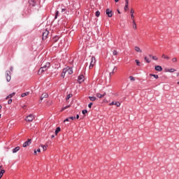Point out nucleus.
Returning <instances> with one entry per match:
<instances>
[{
	"mask_svg": "<svg viewBox=\"0 0 179 179\" xmlns=\"http://www.w3.org/2000/svg\"><path fill=\"white\" fill-rule=\"evenodd\" d=\"M69 120H73L76 119V117L71 116V117H69Z\"/></svg>",
	"mask_w": 179,
	"mask_h": 179,
	"instance_id": "37998d69",
	"label": "nucleus"
},
{
	"mask_svg": "<svg viewBox=\"0 0 179 179\" xmlns=\"http://www.w3.org/2000/svg\"><path fill=\"white\" fill-rule=\"evenodd\" d=\"M62 13H66V15H68V13H69V11H68V10H66V8H62Z\"/></svg>",
	"mask_w": 179,
	"mask_h": 179,
	"instance_id": "6ab92c4d",
	"label": "nucleus"
},
{
	"mask_svg": "<svg viewBox=\"0 0 179 179\" xmlns=\"http://www.w3.org/2000/svg\"><path fill=\"white\" fill-rule=\"evenodd\" d=\"M113 55H117L118 52H117V50H113Z\"/></svg>",
	"mask_w": 179,
	"mask_h": 179,
	"instance_id": "58836bf2",
	"label": "nucleus"
},
{
	"mask_svg": "<svg viewBox=\"0 0 179 179\" xmlns=\"http://www.w3.org/2000/svg\"><path fill=\"white\" fill-rule=\"evenodd\" d=\"M58 15H59V10H56L55 15V19H57V17H58Z\"/></svg>",
	"mask_w": 179,
	"mask_h": 179,
	"instance_id": "c85d7f7f",
	"label": "nucleus"
},
{
	"mask_svg": "<svg viewBox=\"0 0 179 179\" xmlns=\"http://www.w3.org/2000/svg\"><path fill=\"white\" fill-rule=\"evenodd\" d=\"M59 40V36H55L52 38L53 43H57V41H58Z\"/></svg>",
	"mask_w": 179,
	"mask_h": 179,
	"instance_id": "dca6fc26",
	"label": "nucleus"
},
{
	"mask_svg": "<svg viewBox=\"0 0 179 179\" xmlns=\"http://www.w3.org/2000/svg\"><path fill=\"white\" fill-rule=\"evenodd\" d=\"M76 118V120H79V115H77Z\"/></svg>",
	"mask_w": 179,
	"mask_h": 179,
	"instance_id": "603ef678",
	"label": "nucleus"
},
{
	"mask_svg": "<svg viewBox=\"0 0 179 179\" xmlns=\"http://www.w3.org/2000/svg\"><path fill=\"white\" fill-rule=\"evenodd\" d=\"M82 113L85 115V114H87V110H83Z\"/></svg>",
	"mask_w": 179,
	"mask_h": 179,
	"instance_id": "e433bc0d",
	"label": "nucleus"
},
{
	"mask_svg": "<svg viewBox=\"0 0 179 179\" xmlns=\"http://www.w3.org/2000/svg\"><path fill=\"white\" fill-rule=\"evenodd\" d=\"M4 173H5V170H1L0 171V178H2V176H3Z\"/></svg>",
	"mask_w": 179,
	"mask_h": 179,
	"instance_id": "cd10ccee",
	"label": "nucleus"
},
{
	"mask_svg": "<svg viewBox=\"0 0 179 179\" xmlns=\"http://www.w3.org/2000/svg\"><path fill=\"white\" fill-rule=\"evenodd\" d=\"M69 107H71L70 105L66 106H64V107L61 110V111H64V110H66V108H69Z\"/></svg>",
	"mask_w": 179,
	"mask_h": 179,
	"instance_id": "c756f323",
	"label": "nucleus"
},
{
	"mask_svg": "<svg viewBox=\"0 0 179 179\" xmlns=\"http://www.w3.org/2000/svg\"><path fill=\"white\" fill-rule=\"evenodd\" d=\"M106 96V93L104 94H101L100 93L96 94V97H99V99H101L102 97H104Z\"/></svg>",
	"mask_w": 179,
	"mask_h": 179,
	"instance_id": "a211bd4d",
	"label": "nucleus"
},
{
	"mask_svg": "<svg viewBox=\"0 0 179 179\" xmlns=\"http://www.w3.org/2000/svg\"><path fill=\"white\" fill-rule=\"evenodd\" d=\"M150 76H152L155 79H159V76L156 74H150Z\"/></svg>",
	"mask_w": 179,
	"mask_h": 179,
	"instance_id": "4be33fe9",
	"label": "nucleus"
},
{
	"mask_svg": "<svg viewBox=\"0 0 179 179\" xmlns=\"http://www.w3.org/2000/svg\"><path fill=\"white\" fill-rule=\"evenodd\" d=\"M135 62H136L137 66H141V62H139L138 59H136Z\"/></svg>",
	"mask_w": 179,
	"mask_h": 179,
	"instance_id": "a878e982",
	"label": "nucleus"
},
{
	"mask_svg": "<svg viewBox=\"0 0 179 179\" xmlns=\"http://www.w3.org/2000/svg\"><path fill=\"white\" fill-rule=\"evenodd\" d=\"M172 62H173V63L177 62V58L176 57H173L172 59Z\"/></svg>",
	"mask_w": 179,
	"mask_h": 179,
	"instance_id": "ea45409f",
	"label": "nucleus"
},
{
	"mask_svg": "<svg viewBox=\"0 0 179 179\" xmlns=\"http://www.w3.org/2000/svg\"><path fill=\"white\" fill-rule=\"evenodd\" d=\"M166 55H162V58H165Z\"/></svg>",
	"mask_w": 179,
	"mask_h": 179,
	"instance_id": "bf43d9fd",
	"label": "nucleus"
},
{
	"mask_svg": "<svg viewBox=\"0 0 179 179\" xmlns=\"http://www.w3.org/2000/svg\"><path fill=\"white\" fill-rule=\"evenodd\" d=\"M8 104H12V99H11L8 101Z\"/></svg>",
	"mask_w": 179,
	"mask_h": 179,
	"instance_id": "c03bdc74",
	"label": "nucleus"
},
{
	"mask_svg": "<svg viewBox=\"0 0 179 179\" xmlns=\"http://www.w3.org/2000/svg\"><path fill=\"white\" fill-rule=\"evenodd\" d=\"M20 150V147L17 146L14 149H13V153H17Z\"/></svg>",
	"mask_w": 179,
	"mask_h": 179,
	"instance_id": "ddd939ff",
	"label": "nucleus"
},
{
	"mask_svg": "<svg viewBox=\"0 0 179 179\" xmlns=\"http://www.w3.org/2000/svg\"><path fill=\"white\" fill-rule=\"evenodd\" d=\"M0 118H1V114H0Z\"/></svg>",
	"mask_w": 179,
	"mask_h": 179,
	"instance_id": "774afa93",
	"label": "nucleus"
},
{
	"mask_svg": "<svg viewBox=\"0 0 179 179\" xmlns=\"http://www.w3.org/2000/svg\"><path fill=\"white\" fill-rule=\"evenodd\" d=\"M47 146H48V145H41V147L43 148V151H45V150H47Z\"/></svg>",
	"mask_w": 179,
	"mask_h": 179,
	"instance_id": "473e14b6",
	"label": "nucleus"
},
{
	"mask_svg": "<svg viewBox=\"0 0 179 179\" xmlns=\"http://www.w3.org/2000/svg\"><path fill=\"white\" fill-rule=\"evenodd\" d=\"M78 83H83V82H85V76L83 75H80L78 78Z\"/></svg>",
	"mask_w": 179,
	"mask_h": 179,
	"instance_id": "6e6552de",
	"label": "nucleus"
},
{
	"mask_svg": "<svg viewBox=\"0 0 179 179\" xmlns=\"http://www.w3.org/2000/svg\"><path fill=\"white\" fill-rule=\"evenodd\" d=\"M29 3L30 5H31L32 6H36V1H34V0H29Z\"/></svg>",
	"mask_w": 179,
	"mask_h": 179,
	"instance_id": "2eb2a0df",
	"label": "nucleus"
},
{
	"mask_svg": "<svg viewBox=\"0 0 179 179\" xmlns=\"http://www.w3.org/2000/svg\"><path fill=\"white\" fill-rule=\"evenodd\" d=\"M168 72H171V73L176 72V69H171L168 71Z\"/></svg>",
	"mask_w": 179,
	"mask_h": 179,
	"instance_id": "c9c22d12",
	"label": "nucleus"
},
{
	"mask_svg": "<svg viewBox=\"0 0 179 179\" xmlns=\"http://www.w3.org/2000/svg\"><path fill=\"white\" fill-rule=\"evenodd\" d=\"M31 144V139H28V141H25L22 146L23 148H27V146H29V145Z\"/></svg>",
	"mask_w": 179,
	"mask_h": 179,
	"instance_id": "1a4fd4ad",
	"label": "nucleus"
},
{
	"mask_svg": "<svg viewBox=\"0 0 179 179\" xmlns=\"http://www.w3.org/2000/svg\"><path fill=\"white\" fill-rule=\"evenodd\" d=\"M89 99L91 101H96V96H89Z\"/></svg>",
	"mask_w": 179,
	"mask_h": 179,
	"instance_id": "412c9836",
	"label": "nucleus"
},
{
	"mask_svg": "<svg viewBox=\"0 0 179 179\" xmlns=\"http://www.w3.org/2000/svg\"><path fill=\"white\" fill-rule=\"evenodd\" d=\"M50 62H46L45 64H41V68L38 71V75H41L43 72H45V71L48 70V68H50Z\"/></svg>",
	"mask_w": 179,
	"mask_h": 179,
	"instance_id": "f257e3e1",
	"label": "nucleus"
},
{
	"mask_svg": "<svg viewBox=\"0 0 179 179\" xmlns=\"http://www.w3.org/2000/svg\"><path fill=\"white\" fill-rule=\"evenodd\" d=\"M117 13H121V12H120L119 10H117Z\"/></svg>",
	"mask_w": 179,
	"mask_h": 179,
	"instance_id": "e2e57ef3",
	"label": "nucleus"
},
{
	"mask_svg": "<svg viewBox=\"0 0 179 179\" xmlns=\"http://www.w3.org/2000/svg\"><path fill=\"white\" fill-rule=\"evenodd\" d=\"M129 3V0H125L124 10H127V9H128Z\"/></svg>",
	"mask_w": 179,
	"mask_h": 179,
	"instance_id": "4468645a",
	"label": "nucleus"
},
{
	"mask_svg": "<svg viewBox=\"0 0 179 179\" xmlns=\"http://www.w3.org/2000/svg\"><path fill=\"white\" fill-rule=\"evenodd\" d=\"M1 109H2V106L0 105V110H1Z\"/></svg>",
	"mask_w": 179,
	"mask_h": 179,
	"instance_id": "052dcab7",
	"label": "nucleus"
},
{
	"mask_svg": "<svg viewBox=\"0 0 179 179\" xmlns=\"http://www.w3.org/2000/svg\"><path fill=\"white\" fill-rule=\"evenodd\" d=\"M176 76H179V73H177V75H176Z\"/></svg>",
	"mask_w": 179,
	"mask_h": 179,
	"instance_id": "0e129e2a",
	"label": "nucleus"
},
{
	"mask_svg": "<svg viewBox=\"0 0 179 179\" xmlns=\"http://www.w3.org/2000/svg\"><path fill=\"white\" fill-rule=\"evenodd\" d=\"M92 106H93V103L91 102L88 104L89 108H92Z\"/></svg>",
	"mask_w": 179,
	"mask_h": 179,
	"instance_id": "79ce46f5",
	"label": "nucleus"
},
{
	"mask_svg": "<svg viewBox=\"0 0 179 179\" xmlns=\"http://www.w3.org/2000/svg\"><path fill=\"white\" fill-rule=\"evenodd\" d=\"M22 108H23L24 110H26V109L27 108V106L26 105H24V106H22Z\"/></svg>",
	"mask_w": 179,
	"mask_h": 179,
	"instance_id": "49530a36",
	"label": "nucleus"
},
{
	"mask_svg": "<svg viewBox=\"0 0 179 179\" xmlns=\"http://www.w3.org/2000/svg\"><path fill=\"white\" fill-rule=\"evenodd\" d=\"M129 79H130V80H131V82H135V77L131 76H129Z\"/></svg>",
	"mask_w": 179,
	"mask_h": 179,
	"instance_id": "2f4dec72",
	"label": "nucleus"
},
{
	"mask_svg": "<svg viewBox=\"0 0 179 179\" xmlns=\"http://www.w3.org/2000/svg\"><path fill=\"white\" fill-rule=\"evenodd\" d=\"M10 70L11 71V72H12V71H13V66H11L10 68Z\"/></svg>",
	"mask_w": 179,
	"mask_h": 179,
	"instance_id": "6e6d98bb",
	"label": "nucleus"
},
{
	"mask_svg": "<svg viewBox=\"0 0 179 179\" xmlns=\"http://www.w3.org/2000/svg\"><path fill=\"white\" fill-rule=\"evenodd\" d=\"M29 92H24L21 94V97H26V96H29Z\"/></svg>",
	"mask_w": 179,
	"mask_h": 179,
	"instance_id": "5701e85b",
	"label": "nucleus"
},
{
	"mask_svg": "<svg viewBox=\"0 0 179 179\" xmlns=\"http://www.w3.org/2000/svg\"><path fill=\"white\" fill-rule=\"evenodd\" d=\"M152 59H154V61H157V57L156 56H152Z\"/></svg>",
	"mask_w": 179,
	"mask_h": 179,
	"instance_id": "a19ab883",
	"label": "nucleus"
},
{
	"mask_svg": "<svg viewBox=\"0 0 179 179\" xmlns=\"http://www.w3.org/2000/svg\"><path fill=\"white\" fill-rule=\"evenodd\" d=\"M47 97H48V94L47 93H43L40 99V103H41V101H43V99H47Z\"/></svg>",
	"mask_w": 179,
	"mask_h": 179,
	"instance_id": "9d476101",
	"label": "nucleus"
},
{
	"mask_svg": "<svg viewBox=\"0 0 179 179\" xmlns=\"http://www.w3.org/2000/svg\"><path fill=\"white\" fill-rule=\"evenodd\" d=\"M106 14L107 15L108 17H113V10H110L109 8L106 10Z\"/></svg>",
	"mask_w": 179,
	"mask_h": 179,
	"instance_id": "0eeeda50",
	"label": "nucleus"
},
{
	"mask_svg": "<svg viewBox=\"0 0 179 179\" xmlns=\"http://www.w3.org/2000/svg\"><path fill=\"white\" fill-rule=\"evenodd\" d=\"M110 106H115L116 107H120V106H121V103L120 102L113 101L110 103Z\"/></svg>",
	"mask_w": 179,
	"mask_h": 179,
	"instance_id": "9b49d317",
	"label": "nucleus"
},
{
	"mask_svg": "<svg viewBox=\"0 0 179 179\" xmlns=\"http://www.w3.org/2000/svg\"><path fill=\"white\" fill-rule=\"evenodd\" d=\"M95 15L96 16V17H99V16H100V11L99 10L96 11Z\"/></svg>",
	"mask_w": 179,
	"mask_h": 179,
	"instance_id": "72a5a7b5",
	"label": "nucleus"
},
{
	"mask_svg": "<svg viewBox=\"0 0 179 179\" xmlns=\"http://www.w3.org/2000/svg\"><path fill=\"white\" fill-rule=\"evenodd\" d=\"M64 72L69 75H72L73 73V70L71 67H67L66 69H64Z\"/></svg>",
	"mask_w": 179,
	"mask_h": 179,
	"instance_id": "39448f33",
	"label": "nucleus"
},
{
	"mask_svg": "<svg viewBox=\"0 0 179 179\" xmlns=\"http://www.w3.org/2000/svg\"><path fill=\"white\" fill-rule=\"evenodd\" d=\"M6 79L7 82H10V71H6Z\"/></svg>",
	"mask_w": 179,
	"mask_h": 179,
	"instance_id": "423d86ee",
	"label": "nucleus"
},
{
	"mask_svg": "<svg viewBox=\"0 0 179 179\" xmlns=\"http://www.w3.org/2000/svg\"><path fill=\"white\" fill-rule=\"evenodd\" d=\"M155 71H157V72H162V71H163V67L161 66H155Z\"/></svg>",
	"mask_w": 179,
	"mask_h": 179,
	"instance_id": "f8f14e48",
	"label": "nucleus"
},
{
	"mask_svg": "<svg viewBox=\"0 0 179 179\" xmlns=\"http://www.w3.org/2000/svg\"><path fill=\"white\" fill-rule=\"evenodd\" d=\"M34 120V115L30 114L28 116L26 117L25 120H27L28 122H31Z\"/></svg>",
	"mask_w": 179,
	"mask_h": 179,
	"instance_id": "7ed1b4c3",
	"label": "nucleus"
},
{
	"mask_svg": "<svg viewBox=\"0 0 179 179\" xmlns=\"http://www.w3.org/2000/svg\"><path fill=\"white\" fill-rule=\"evenodd\" d=\"M65 73H66V71H64V69H63V71L61 74L62 78H65Z\"/></svg>",
	"mask_w": 179,
	"mask_h": 179,
	"instance_id": "bb28decb",
	"label": "nucleus"
},
{
	"mask_svg": "<svg viewBox=\"0 0 179 179\" xmlns=\"http://www.w3.org/2000/svg\"><path fill=\"white\" fill-rule=\"evenodd\" d=\"M144 59L148 64H150V61L149 60V58H148V57H145Z\"/></svg>",
	"mask_w": 179,
	"mask_h": 179,
	"instance_id": "7c9ffc66",
	"label": "nucleus"
},
{
	"mask_svg": "<svg viewBox=\"0 0 179 179\" xmlns=\"http://www.w3.org/2000/svg\"><path fill=\"white\" fill-rule=\"evenodd\" d=\"M164 59H170V57L169 56H165Z\"/></svg>",
	"mask_w": 179,
	"mask_h": 179,
	"instance_id": "8fccbe9b",
	"label": "nucleus"
},
{
	"mask_svg": "<svg viewBox=\"0 0 179 179\" xmlns=\"http://www.w3.org/2000/svg\"><path fill=\"white\" fill-rule=\"evenodd\" d=\"M131 17L132 20H134V19H135V17L134 16V14L131 15Z\"/></svg>",
	"mask_w": 179,
	"mask_h": 179,
	"instance_id": "09e8293b",
	"label": "nucleus"
},
{
	"mask_svg": "<svg viewBox=\"0 0 179 179\" xmlns=\"http://www.w3.org/2000/svg\"><path fill=\"white\" fill-rule=\"evenodd\" d=\"M72 94H68L67 95V96H66V101H68V100L69 99H71V97H72Z\"/></svg>",
	"mask_w": 179,
	"mask_h": 179,
	"instance_id": "393cba45",
	"label": "nucleus"
},
{
	"mask_svg": "<svg viewBox=\"0 0 179 179\" xmlns=\"http://www.w3.org/2000/svg\"><path fill=\"white\" fill-rule=\"evenodd\" d=\"M68 121H69V117L66 118V120H64V122H67Z\"/></svg>",
	"mask_w": 179,
	"mask_h": 179,
	"instance_id": "de8ad7c7",
	"label": "nucleus"
},
{
	"mask_svg": "<svg viewBox=\"0 0 179 179\" xmlns=\"http://www.w3.org/2000/svg\"><path fill=\"white\" fill-rule=\"evenodd\" d=\"M178 85H179V81L177 83Z\"/></svg>",
	"mask_w": 179,
	"mask_h": 179,
	"instance_id": "338daca9",
	"label": "nucleus"
},
{
	"mask_svg": "<svg viewBox=\"0 0 179 179\" xmlns=\"http://www.w3.org/2000/svg\"><path fill=\"white\" fill-rule=\"evenodd\" d=\"M90 58L91 59L90 69H92V68H93L96 64V57H94V56H90Z\"/></svg>",
	"mask_w": 179,
	"mask_h": 179,
	"instance_id": "f03ea898",
	"label": "nucleus"
},
{
	"mask_svg": "<svg viewBox=\"0 0 179 179\" xmlns=\"http://www.w3.org/2000/svg\"><path fill=\"white\" fill-rule=\"evenodd\" d=\"M49 31L48 30L45 29V31H43L42 34V39L43 40H45L47 38V37H48V34H49Z\"/></svg>",
	"mask_w": 179,
	"mask_h": 179,
	"instance_id": "20e7f679",
	"label": "nucleus"
},
{
	"mask_svg": "<svg viewBox=\"0 0 179 179\" xmlns=\"http://www.w3.org/2000/svg\"><path fill=\"white\" fill-rule=\"evenodd\" d=\"M1 168H2V166L0 165V169H1Z\"/></svg>",
	"mask_w": 179,
	"mask_h": 179,
	"instance_id": "69168bd1",
	"label": "nucleus"
},
{
	"mask_svg": "<svg viewBox=\"0 0 179 179\" xmlns=\"http://www.w3.org/2000/svg\"><path fill=\"white\" fill-rule=\"evenodd\" d=\"M134 50H135V51H136L137 52H142V50H141V48H140L139 47H138V46H136V47L134 48Z\"/></svg>",
	"mask_w": 179,
	"mask_h": 179,
	"instance_id": "f3484780",
	"label": "nucleus"
},
{
	"mask_svg": "<svg viewBox=\"0 0 179 179\" xmlns=\"http://www.w3.org/2000/svg\"><path fill=\"white\" fill-rule=\"evenodd\" d=\"M51 138H52V139L53 138H55V136L52 135V136H51Z\"/></svg>",
	"mask_w": 179,
	"mask_h": 179,
	"instance_id": "13d9d810",
	"label": "nucleus"
},
{
	"mask_svg": "<svg viewBox=\"0 0 179 179\" xmlns=\"http://www.w3.org/2000/svg\"><path fill=\"white\" fill-rule=\"evenodd\" d=\"M133 29H134L135 30H136L137 29L136 22H135V20H133Z\"/></svg>",
	"mask_w": 179,
	"mask_h": 179,
	"instance_id": "b1692460",
	"label": "nucleus"
},
{
	"mask_svg": "<svg viewBox=\"0 0 179 179\" xmlns=\"http://www.w3.org/2000/svg\"><path fill=\"white\" fill-rule=\"evenodd\" d=\"M152 57H153V56H152V55H149V57H150V58H152Z\"/></svg>",
	"mask_w": 179,
	"mask_h": 179,
	"instance_id": "4d7b16f0",
	"label": "nucleus"
},
{
	"mask_svg": "<svg viewBox=\"0 0 179 179\" xmlns=\"http://www.w3.org/2000/svg\"><path fill=\"white\" fill-rule=\"evenodd\" d=\"M130 13H131V15H134V10H133L132 8L131 9Z\"/></svg>",
	"mask_w": 179,
	"mask_h": 179,
	"instance_id": "a18cd8bd",
	"label": "nucleus"
},
{
	"mask_svg": "<svg viewBox=\"0 0 179 179\" xmlns=\"http://www.w3.org/2000/svg\"><path fill=\"white\" fill-rule=\"evenodd\" d=\"M115 69H117V67L115 66V67L113 68V72L110 73V76L114 74V71H115Z\"/></svg>",
	"mask_w": 179,
	"mask_h": 179,
	"instance_id": "4c0bfd02",
	"label": "nucleus"
},
{
	"mask_svg": "<svg viewBox=\"0 0 179 179\" xmlns=\"http://www.w3.org/2000/svg\"><path fill=\"white\" fill-rule=\"evenodd\" d=\"M34 155H37V150H34Z\"/></svg>",
	"mask_w": 179,
	"mask_h": 179,
	"instance_id": "5fc2aeb1",
	"label": "nucleus"
},
{
	"mask_svg": "<svg viewBox=\"0 0 179 179\" xmlns=\"http://www.w3.org/2000/svg\"><path fill=\"white\" fill-rule=\"evenodd\" d=\"M8 99H10L9 95L6 97V100H8Z\"/></svg>",
	"mask_w": 179,
	"mask_h": 179,
	"instance_id": "864d4df0",
	"label": "nucleus"
},
{
	"mask_svg": "<svg viewBox=\"0 0 179 179\" xmlns=\"http://www.w3.org/2000/svg\"><path fill=\"white\" fill-rule=\"evenodd\" d=\"M36 152H38V153H40L41 152V150H40V148H38Z\"/></svg>",
	"mask_w": 179,
	"mask_h": 179,
	"instance_id": "3c124183",
	"label": "nucleus"
},
{
	"mask_svg": "<svg viewBox=\"0 0 179 179\" xmlns=\"http://www.w3.org/2000/svg\"><path fill=\"white\" fill-rule=\"evenodd\" d=\"M118 1H120V0H115V2H118Z\"/></svg>",
	"mask_w": 179,
	"mask_h": 179,
	"instance_id": "680f3d73",
	"label": "nucleus"
},
{
	"mask_svg": "<svg viewBox=\"0 0 179 179\" xmlns=\"http://www.w3.org/2000/svg\"><path fill=\"white\" fill-rule=\"evenodd\" d=\"M61 131V127H57L55 130V135H58V134Z\"/></svg>",
	"mask_w": 179,
	"mask_h": 179,
	"instance_id": "aec40b11",
	"label": "nucleus"
},
{
	"mask_svg": "<svg viewBox=\"0 0 179 179\" xmlns=\"http://www.w3.org/2000/svg\"><path fill=\"white\" fill-rule=\"evenodd\" d=\"M15 94H16V93L13 92L12 94H10L8 95V96H10V99H12V97H13V96H15Z\"/></svg>",
	"mask_w": 179,
	"mask_h": 179,
	"instance_id": "f704fd0d",
	"label": "nucleus"
}]
</instances>
